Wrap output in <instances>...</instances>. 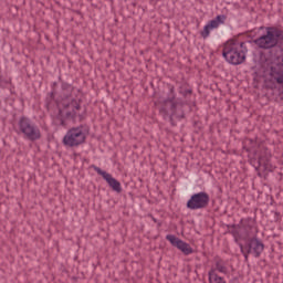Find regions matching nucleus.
I'll return each mask as SVG.
<instances>
[{
  "label": "nucleus",
  "instance_id": "dca6fc26",
  "mask_svg": "<svg viewBox=\"0 0 283 283\" xmlns=\"http://www.w3.org/2000/svg\"><path fill=\"white\" fill-rule=\"evenodd\" d=\"M56 85H57L56 82H54V83H53V91H55V92H56V88H55Z\"/></svg>",
  "mask_w": 283,
  "mask_h": 283
},
{
  "label": "nucleus",
  "instance_id": "f03ea898",
  "mask_svg": "<svg viewBox=\"0 0 283 283\" xmlns=\"http://www.w3.org/2000/svg\"><path fill=\"white\" fill-rule=\"evenodd\" d=\"M167 97L160 102L159 114L165 120H169L172 127H176V120L185 118V111H182L185 102L176 98V87L174 85L167 84Z\"/></svg>",
  "mask_w": 283,
  "mask_h": 283
},
{
  "label": "nucleus",
  "instance_id": "a211bd4d",
  "mask_svg": "<svg viewBox=\"0 0 283 283\" xmlns=\"http://www.w3.org/2000/svg\"><path fill=\"white\" fill-rule=\"evenodd\" d=\"M259 163L262 165V159H259Z\"/></svg>",
  "mask_w": 283,
  "mask_h": 283
},
{
  "label": "nucleus",
  "instance_id": "ddd939ff",
  "mask_svg": "<svg viewBox=\"0 0 283 283\" xmlns=\"http://www.w3.org/2000/svg\"><path fill=\"white\" fill-rule=\"evenodd\" d=\"M179 94L184 96V98H187V96H191L193 94V90L189 88V84L184 83L178 88Z\"/></svg>",
  "mask_w": 283,
  "mask_h": 283
},
{
  "label": "nucleus",
  "instance_id": "39448f33",
  "mask_svg": "<svg viewBox=\"0 0 283 283\" xmlns=\"http://www.w3.org/2000/svg\"><path fill=\"white\" fill-rule=\"evenodd\" d=\"M18 127L20 134H22L27 140H30L31 143L41 140V128H39V126H36V124H34L30 117H20L18 120Z\"/></svg>",
  "mask_w": 283,
  "mask_h": 283
},
{
  "label": "nucleus",
  "instance_id": "4468645a",
  "mask_svg": "<svg viewBox=\"0 0 283 283\" xmlns=\"http://www.w3.org/2000/svg\"><path fill=\"white\" fill-rule=\"evenodd\" d=\"M213 270H214V272L219 271V273H223L224 275H227V273H229L227 265H224V261H222L221 259L216 261V269H213Z\"/></svg>",
  "mask_w": 283,
  "mask_h": 283
},
{
  "label": "nucleus",
  "instance_id": "f257e3e1",
  "mask_svg": "<svg viewBox=\"0 0 283 283\" xmlns=\"http://www.w3.org/2000/svg\"><path fill=\"white\" fill-rule=\"evenodd\" d=\"M59 81H61L63 98H71L70 103H62L63 108L59 109V114L56 116L59 125L65 127V125H67V120H76L77 112L81 109V99H76L74 96L78 97L81 90L72 86V84L67 82H63L61 77H59Z\"/></svg>",
  "mask_w": 283,
  "mask_h": 283
},
{
  "label": "nucleus",
  "instance_id": "aec40b11",
  "mask_svg": "<svg viewBox=\"0 0 283 283\" xmlns=\"http://www.w3.org/2000/svg\"><path fill=\"white\" fill-rule=\"evenodd\" d=\"M150 1H158V0H150Z\"/></svg>",
  "mask_w": 283,
  "mask_h": 283
},
{
  "label": "nucleus",
  "instance_id": "6ab92c4d",
  "mask_svg": "<svg viewBox=\"0 0 283 283\" xmlns=\"http://www.w3.org/2000/svg\"><path fill=\"white\" fill-rule=\"evenodd\" d=\"M245 151H249V148H247Z\"/></svg>",
  "mask_w": 283,
  "mask_h": 283
},
{
  "label": "nucleus",
  "instance_id": "f3484780",
  "mask_svg": "<svg viewBox=\"0 0 283 283\" xmlns=\"http://www.w3.org/2000/svg\"><path fill=\"white\" fill-rule=\"evenodd\" d=\"M80 120H83V115H80Z\"/></svg>",
  "mask_w": 283,
  "mask_h": 283
},
{
  "label": "nucleus",
  "instance_id": "20e7f679",
  "mask_svg": "<svg viewBox=\"0 0 283 283\" xmlns=\"http://www.w3.org/2000/svg\"><path fill=\"white\" fill-rule=\"evenodd\" d=\"M90 134V127L77 126L70 128L63 137L64 147H78L85 143L87 135Z\"/></svg>",
  "mask_w": 283,
  "mask_h": 283
},
{
  "label": "nucleus",
  "instance_id": "2eb2a0df",
  "mask_svg": "<svg viewBox=\"0 0 283 283\" xmlns=\"http://www.w3.org/2000/svg\"><path fill=\"white\" fill-rule=\"evenodd\" d=\"M54 96H56V91L53 90L48 96H46V105H52V102L54 101Z\"/></svg>",
  "mask_w": 283,
  "mask_h": 283
},
{
  "label": "nucleus",
  "instance_id": "423d86ee",
  "mask_svg": "<svg viewBox=\"0 0 283 283\" xmlns=\"http://www.w3.org/2000/svg\"><path fill=\"white\" fill-rule=\"evenodd\" d=\"M241 253L244 255L245 262H249V255H254V258H260L264 251V243L260 239L253 237L247 240L245 244H239Z\"/></svg>",
  "mask_w": 283,
  "mask_h": 283
},
{
  "label": "nucleus",
  "instance_id": "f8f14e48",
  "mask_svg": "<svg viewBox=\"0 0 283 283\" xmlns=\"http://www.w3.org/2000/svg\"><path fill=\"white\" fill-rule=\"evenodd\" d=\"M208 280L209 283H227V281H224V277L218 275L216 270H210L208 272Z\"/></svg>",
  "mask_w": 283,
  "mask_h": 283
},
{
  "label": "nucleus",
  "instance_id": "7ed1b4c3",
  "mask_svg": "<svg viewBox=\"0 0 283 283\" xmlns=\"http://www.w3.org/2000/svg\"><path fill=\"white\" fill-rule=\"evenodd\" d=\"M247 49L245 42L238 40H228L222 50V56L230 65H242L247 61Z\"/></svg>",
  "mask_w": 283,
  "mask_h": 283
},
{
  "label": "nucleus",
  "instance_id": "1a4fd4ad",
  "mask_svg": "<svg viewBox=\"0 0 283 283\" xmlns=\"http://www.w3.org/2000/svg\"><path fill=\"white\" fill-rule=\"evenodd\" d=\"M227 21V17L224 14H219L214 19L210 20L205 27L203 30L200 31V36L203 39H209L211 34V30H218L220 25H224Z\"/></svg>",
  "mask_w": 283,
  "mask_h": 283
},
{
  "label": "nucleus",
  "instance_id": "9b49d317",
  "mask_svg": "<svg viewBox=\"0 0 283 283\" xmlns=\"http://www.w3.org/2000/svg\"><path fill=\"white\" fill-rule=\"evenodd\" d=\"M166 240H168L172 247L179 249L184 255H191V253H193V248H191L189 243L182 241L174 234H167Z\"/></svg>",
  "mask_w": 283,
  "mask_h": 283
},
{
  "label": "nucleus",
  "instance_id": "6e6552de",
  "mask_svg": "<svg viewBox=\"0 0 283 283\" xmlns=\"http://www.w3.org/2000/svg\"><path fill=\"white\" fill-rule=\"evenodd\" d=\"M211 198L209 193L205 191H200L193 193L190 199L187 201L186 207L190 209V211H198V209H207L209 207Z\"/></svg>",
  "mask_w": 283,
  "mask_h": 283
},
{
  "label": "nucleus",
  "instance_id": "9d476101",
  "mask_svg": "<svg viewBox=\"0 0 283 283\" xmlns=\"http://www.w3.org/2000/svg\"><path fill=\"white\" fill-rule=\"evenodd\" d=\"M92 169L98 174V176H102L104 180H106L107 185L113 189V191H116L117 193H120L123 191V188L120 187V182L116 180V178L112 177L109 172L104 171L101 169V167H97L95 165H92Z\"/></svg>",
  "mask_w": 283,
  "mask_h": 283
},
{
  "label": "nucleus",
  "instance_id": "0eeeda50",
  "mask_svg": "<svg viewBox=\"0 0 283 283\" xmlns=\"http://www.w3.org/2000/svg\"><path fill=\"white\" fill-rule=\"evenodd\" d=\"M228 232L233 235L235 242L239 240H247L251 237V220L241 219L239 224H228L227 226Z\"/></svg>",
  "mask_w": 283,
  "mask_h": 283
}]
</instances>
